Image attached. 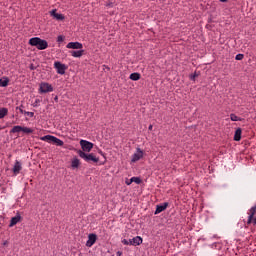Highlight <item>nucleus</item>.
Returning <instances> with one entry per match:
<instances>
[{
  "label": "nucleus",
  "instance_id": "1",
  "mask_svg": "<svg viewBox=\"0 0 256 256\" xmlns=\"http://www.w3.org/2000/svg\"><path fill=\"white\" fill-rule=\"evenodd\" d=\"M29 45L32 47H36L39 49V51H43L49 47V43H47V40H43L39 37H34L29 40Z\"/></svg>",
  "mask_w": 256,
  "mask_h": 256
},
{
  "label": "nucleus",
  "instance_id": "2",
  "mask_svg": "<svg viewBox=\"0 0 256 256\" xmlns=\"http://www.w3.org/2000/svg\"><path fill=\"white\" fill-rule=\"evenodd\" d=\"M40 141H46V143H53V145H57V147H63L64 142L52 135H46V136H42L40 137Z\"/></svg>",
  "mask_w": 256,
  "mask_h": 256
},
{
  "label": "nucleus",
  "instance_id": "3",
  "mask_svg": "<svg viewBox=\"0 0 256 256\" xmlns=\"http://www.w3.org/2000/svg\"><path fill=\"white\" fill-rule=\"evenodd\" d=\"M78 155L79 157H81V159H84V161H86L87 163H89V161H92L93 163H99V158H97L93 153L87 154L79 150Z\"/></svg>",
  "mask_w": 256,
  "mask_h": 256
},
{
  "label": "nucleus",
  "instance_id": "4",
  "mask_svg": "<svg viewBox=\"0 0 256 256\" xmlns=\"http://www.w3.org/2000/svg\"><path fill=\"white\" fill-rule=\"evenodd\" d=\"M39 93H53V85L47 82H41L39 84Z\"/></svg>",
  "mask_w": 256,
  "mask_h": 256
},
{
  "label": "nucleus",
  "instance_id": "5",
  "mask_svg": "<svg viewBox=\"0 0 256 256\" xmlns=\"http://www.w3.org/2000/svg\"><path fill=\"white\" fill-rule=\"evenodd\" d=\"M145 157V152L141 148L136 149V153L131 156V163H137Z\"/></svg>",
  "mask_w": 256,
  "mask_h": 256
},
{
  "label": "nucleus",
  "instance_id": "6",
  "mask_svg": "<svg viewBox=\"0 0 256 256\" xmlns=\"http://www.w3.org/2000/svg\"><path fill=\"white\" fill-rule=\"evenodd\" d=\"M26 133L29 135L30 133H33V129L29 127H22V126H14L11 130L10 133Z\"/></svg>",
  "mask_w": 256,
  "mask_h": 256
},
{
  "label": "nucleus",
  "instance_id": "7",
  "mask_svg": "<svg viewBox=\"0 0 256 256\" xmlns=\"http://www.w3.org/2000/svg\"><path fill=\"white\" fill-rule=\"evenodd\" d=\"M256 206H253L249 211H248V220H247V225H251L253 223L256 225Z\"/></svg>",
  "mask_w": 256,
  "mask_h": 256
},
{
  "label": "nucleus",
  "instance_id": "8",
  "mask_svg": "<svg viewBox=\"0 0 256 256\" xmlns=\"http://www.w3.org/2000/svg\"><path fill=\"white\" fill-rule=\"evenodd\" d=\"M54 68L56 69L58 75H65V71L68 69L67 65L59 61L54 62Z\"/></svg>",
  "mask_w": 256,
  "mask_h": 256
},
{
  "label": "nucleus",
  "instance_id": "9",
  "mask_svg": "<svg viewBox=\"0 0 256 256\" xmlns=\"http://www.w3.org/2000/svg\"><path fill=\"white\" fill-rule=\"evenodd\" d=\"M80 146L82 148L83 153H91V149H93V143L87 140H81Z\"/></svg>",
  "mask_w": 256,
  "mask_h": 256
},
{
  "label": "nucleus",
  "instance_id": "10",
  "mask_svg": "<svg viewBox=\"0 0 256 256\" xmlns=\"http://www.w3.org/2000/svg\"><path fill=\"white\" fill-rule=\"evenodd\" d=\"M97 242V235L96 234H89L88 240L86 242V247H93L95 243Z\"/></svg>",
  "mask_w": 256,
  "mask_h": 256
},
{
  "label": "nucleus",
  "instance_id": "11",
  "mask_svg": "<svg viewBox=\"0 0 256 256\" xmlns=\"http://www.w3.org/2000/svg\"><path fill=\"white\" fill-rule=\"evenodd\" d=\"M67 49H83V44L80 42H70L66 45Z\"/></svg>",
  "mask_w": 256,
  "mask_h": 256
},
{
  "label": "nucleus",
  "instance_id": "12",
  "mask_svg": "<svg viewBox=\"0 0 256 256\" xmlns=\"http://www.w3.org/2000/svg\"><path fill=\"white\" fill-rule=\"evenodd\" d=\"M51 17H54V19H56L57 21H63V19H65V16H63V14H59L57 13V10H52L50 12Z\"/></svg>",
  "mask_w": 256,
  "mask_h": 256
},
{
  "label": "nucleus",
  "instance_id": "13",
  "mask_svg": "<svg viewBox=\"0 0 256 256\" xmlns=\"http://www.w3.org/2000/svg\"><path fill=\"white\" fill-rule=\"evenodd\" d=\"M80 166H81V160H79V158H77V157H74L71 160L72 169H79Z\"/></svg>",
  "mask_w": 256,
  "mask_h": 256
},
{
  "label": "nucleus",
  "instance_id": "14",
  "mask_svg": "<svg viewBox=\"0 0 256 256\" xmlns=\"http://www.w3.org/2000/svg\"><path fill=\"white\" fill-rule=\"evenodd\" d=\"M21 221V215H16L15 217H12L10 220V224L9 227H15V225H17V223H19Z\"/></svg>",
  "mask_w": 256,
  "mask_h": 256
},
{
  "label": "nucleus",
  "instance_id": "15",
  "mask_svg": "<svg viewBox=\"0 0 256 256\" xmlns=\"http://www.w3.org/2000/svg\"><path fill=\"white\" fill-rule=\"evenodd\" d=\"M21 169H22L21 163L19 161H16L15 164H14V167H13L14 175H19Z\"/></svg>",
  "mask_w": 256,
  "mask_h": 256
},
{
  "label": "nucleus",
  "instance_id": "16",
  "mask_svg": "<svg viewBox=\"0 0 256 256\" xmlns=\"http://www.w3.org/2000/svg\"><path fill=\"white\" fill-rule=\"evenodd\" d=\"M132 243L134 247H137V245H141V243H143V238H141V236H136L132 238Z\"/></svg>",
  "mask_w": 256,
  "mask_h": 256
},
{
  "label": "nucleus",
  "instance_id": "17",
  "mask_svg": "<svg viewBox=\"0 0 256 256\" xmlns=\"http://www.w3.org/2000/svg\"><path fill=\"white\" fill-rule=\"evenodd\" d=\"M83 53L84 51L83 50H72L70 51V54L72 55V57H83Z\"/></svg>",
  "mask_w": 256,
  "mask_h": 256
},
{
  "label": "nucleus",
  "instance_id": "18",
  "mask_svg": "<svg viewBox=\"0 0 256 256\" xmlns=\"http://www.w3.org/2000/svg\"><path fill=\"white\" fill-rule=\"evenodd\" d=\"M165 209H167V203L157 206L155 215H159V213H162V211H165Z\"/></svg>",
  "mask_w": 256,
  "mask_h": 256
},
{
  "label": "nucleus",
  "instance_id": "19",
  "mask_svg": "<svg viewBox=\"0 0 256 256\" xmlns=\"http://www.w3.org/2000/svg\"><path fill=\"white\" fill-rule=\"evenodd\" d=\"M9 85V78L8 77H2L0 79V87H7Z\"/></svg>",
  "mask_w": 256,
  "mask_h": 256
},
{
  "label": "nucleus",
  "instance_id": "20",
  "mask_svg": "<svg viewBox=\"0 0 256 256\" xmlns=\"http://www.w3.org/2000/svg\"><path fill=\"white\" fill-rule=\"evenodd\" d=\"M9 114V109L0 108V119H4Z\"/></svg>",
  "mask_w": 256,
  "mask_h": 256
},
{
  "label": "nucleus",
  "instance_id": "21",
  "mask_svg": "<svg viewBox=\"0 0 256 256\" xmlns=\"http://www.w3.org/2000/svg\"><path fill=\"white\" fill-rule=\"evenodd\" d=\"M241 134H242V130L241 128H238L234 134V141H241Z\"/></svg>",
  "mask_w": 256,
  "mask_h": 256
},
{
  "label": "nucleus",
  "instance_id": "22",
  "mask_svg": "<svg viewBox=\"0 0 256 256\" xmlns=\"http://www.w3.org/2000/svg\"><path fill=\"white\" fill-rule=\"evenodd\" d=\"M130 79H131V81H139V79H141V74H139V73H132L130 75Z\"/></svg>",
  "mask_w": 256,
  "mask_h": 256
},
{
  "label": "nucleus",
  "instance_id": "23",
  "mask_svg": "<svg viewBox=\"0 0 256 256\" xmlns=\"http://www.w3.org/2000/svg\"><path fill=\"white\" fill-rule=\"evenodd\" d=\"M98 153H99V155H102L103 158H104V161L100 162V165H105L107 163V156H106V154L103 151H101V150H98Z\"/></svg>",
  "mask_w": 256,
  "mask_h": 256
},
{
  "label": "nucleus",
  "instance_id": "24",
  "mask_svg": "<svg viewBox=\"0 0 256 256\" xmlns=\"http://www.w3.org/2000/svg\"><path fill=\"white\" fill-rule=\"evenodd\" d=\"M132 183H136V185H141L142 180L139 177H132L131 178Z\"/></svg>",
  "mask_w": 256,
  "mask_h": 256
},
{
  "label": "nucleus",
  "instance_id": "25",
  "mask_svg": "<svg viewBox=\"0 0 256 256\" xmlns=\"http://www.w3.org/2000/svg\"><path fill=\"white\" fill-rule=\"evenodd\" d=\"M230 119H231V121H241V118H239V116H237L235 114H231Z\"/></svg>",
  "mask_w": 256,
  "mask_h": 256
},
{
  "label": "nucleus",
  "instance_id": "26",
  "mask_svg": "<svg viewBox=\"0 0 256 256\" xmlns=\"http://www.w3.org/2000/svg\"><path fill=\"white\" fill-rule=\"evenodd\" d=\"M63 41H65V36L60 35V36L57 37V42L58 43H63Z\"/></svg>",
  "mask_w": 256,
  "mask_h": 256
},
{
  "label": "nucleus",
  "instance_id": "27",
  "mask_svg": "<svg viewBox=\"0 0 256 256\" xmlns=\"http://www.w3.org/2000/svg\"><path fill=\"white\" fill-rule=\"evenodd\" d=\"M235 59H236V61H242V59H243V54H238V55H236Z\"/></svg>",
  "mask_w": 256,
  "mask_h": 256
},
{
  "label": "nucleus",
  "instance_id": "28",
  "mask_svg": "<svg viewBox=\"0 0 256 256\" xmlns=\"http://www.w3.org/2000/svg\"><path fill=\"white\" fill-rule=\"evenodd\" d=\"M195 77H197V73L192 74V75L190 76V79H191L192 81H195Z\"/></svg>",
  "mask_w": 256,
  "mask_h": 256
},
{
  "label": "nucleus",
  "instance_id": "29",
  "mask_svg": "<svg viewBox=\"0 0 256 256\" xmlns=\"http://www.w3.org/2000/svg\"><path fill=\"white\" fill-rule=\"evenodd\" d=\"M26 115H28L29 117H34L35 113L33 112H25Z\"/></svg>",
  "mask_w": 256,
  "mask_h": 256
},
{
  "label": "nucleus",
  "instance_id": "30",
  "mask_svg": "<svg viewBox=\"0 0 256 256\" xmlns=\"http://www.w3.org/2000/svg\"><path fill=\"white\" fill-rule=\"evenodd\" d=\"M125 183H126V185H131V183H133V181H131V178H130V179H126Z\"/></svg>",
  "mask_w": 256,
  "mask_h": 256
},
{
  "label": "nucleus",
  "instance_id": "31",
  "mask_svg": "<svg viewBox=\"0 0 256 256\" xmlns=\"http://www.w3.org/2000/svg\"><path fill=\"white\" fill-rule=\"evenodd\" d=\"M122 243H123V245H129V240L123 239V240H122Z\"/></svg>",
  "mask_w": 256,
  "mask_h": 256
},
{
  "label": "nucleus",
  "instance_id": "32",
  "mask_svg": "<svg viewBox=\"0 0 256 256\" xmlns=\"http://www.w3.org/2000/svg\"><path fill=\"white\" fill-rule=\"evenodd\" d=\"M128 245H133V239L128 240Z\"/></svg>",
  "mask_w": 256,
  "mask_h": 256
},
{
  "label": "nucleus",
  "instance_id": "33",
  "mask_svg": "<svg viewBox=\"0 0 256 256\" xmlns=\"http://www.w3.org/2000/svg\"><path fill=\"white\" fill-rule=\"evenodd\" d=\"M3 245H4V247H6V245H9V241H7V240L4 241V242H3Z\"/></svg>",
  "mask_w": 256,
  "mask_h": 256
},
{
  "label": "nucleus",
  "instance_id": "34",
  "mask_svg": "<svg viewBox=\"0 0 256 256\" xmlns=\"http://www.w3.org/2000/svg\"><path fill=\"white\" fill-rule=\"evenodd\" d=\"M116 255H117V256H121V255H123V252L118 251V252H116Z\"/></svg>",
  "mask_w": 256,
  "mask_h": 256
},
{
  "label": "nucleus",
  "instance_id": "35",
  "mask_svg": "<svg viewBox=\"0 0 256 256\" xmlns=\"http://www.w3.org/2000/svg\"><path fill=\"white\" fill-rule=\"evenodd\" d=\"M106 7H113V3H108V4H106Z\"/></svg>",
  "mask_w": 256,
  "mask_h": 256
},
{
  "label": "nucleus",
  "instance_id": "36",
  "mask_svg": "<svg viewBox=\"0 0 256 256\" xmlns=\"http://www.w3.org/2000/svg\"><path fill=\"white\" fill-rule=\"evenodd\" d=\"M148 129H149V131H153V125H150V126L148 127Z\"/></svg>",
  "mask_w": 256,
  "mask_h": 256
},
{
  "label": "nucleus",
  "instance_id": "37",
  "mask_svg": "<svg viewBox=\"0 0 256 256\" xmlns=\"http://www.w3.org/2000/svg\"><path fill=\"white\" fill-rule=\"evenodd\" d=\"M222 3H225L227 0H220Z\"/></svg>",
  "mask_w": 256,
  "mask_h": 256
},
{
  "label": "nucleus",
  "instance_id": "38",
  "mask_svg": "<svg viewBox=\"0 0 256 256\" xmlns=\"http://www.w3.org/2000/svg\"><path fill=\"white\" fill-rule=\"evenodd\" d=\"M20 113H23V109H20Z\"/></svg>",
  "mask_w": 256,
  "mask_h": 256
}]
</instances>
